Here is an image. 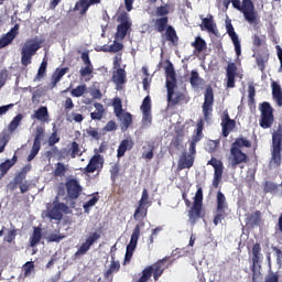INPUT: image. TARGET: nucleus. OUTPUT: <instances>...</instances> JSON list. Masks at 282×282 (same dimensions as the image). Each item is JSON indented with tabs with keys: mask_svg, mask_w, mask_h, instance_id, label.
<instances>
[{
	"mask_svg": "<svg viewBox=\"0 0 282 282\" xmlns=\"http://www.w3.org/2000/svg\"><path fill=\"white\" fill-rule=\"evenodd\" d=\"M69 206L65 203L58 202V196L54 198L52 207L47 208L48 219H53L55 221H61L63 219V215H69Z\"/></svg>",
	"mask_w": 282,
	"mask_h": 282,
	"instance_id": "9d476101",
	"label": "nucleus"
},
{
	"mask_svg": "<svg viewBox=\"0 0 282 282\" xmlns=\"http://www.w3.org/2000/svg\"><path fill=\"white\" fill-rule=\"evenodd\" d=\"M65 186L68 199H78L80 197V193H83V186H80L78 180L69 178Z\"/></svg>",
	"mask_w": 282,
	"mask_h": 282,
	"instance_id": "4468645a",
	"label": "nucleus"
},
{
	"mask_svg": "<svg viewBox=\"0 0 282 282\" xmlns=\"http://www.w3.org/2000/svg\"><path fill=\"white\" fill-rule=\"evenodd\" d=\"M141 111L142 113H149L151 111V97L147 96L141 105Z\"/></svg>",
	"mask_w": 282,
	"mask_h": 282,
	"instance_id": "4d7b16f0",
	"label": "nucleus"
},
{
	"mask_svg": "<svg viewBox=\"0 0 282 282\" xmlns=\"http://www.w3.org/2000/svg\"><path fill=\"white\" fill-rule=\"evenodd\" d=\"M62 239H65V236L62 234H50L47 236V241L59 243Z\"/></svg>",
	"mask_w": 282,
	"mask_h": 282,
	"instance_id": "e2e57ef3",
	"label": "nucleus"
},
{
	"mask_svg": "<svg viewBox=\"0 0 282 282\" xmlns=\"http://www.w3.org/2000/svg\"><path fill=\"white\" fill-rule=\"evenodd\" d=\"M41 239H43V229L41 227H34L33 234L30 237V247L34 248L37 243H41Z\"/></svg>",
	"mask_w": 282,
	"mask_h": 282,
	"instance_id": "c85d7f7f",
	"label": "nucleus"
},
{
	"mask_svg": "<svg viewBox=\"0 0 282 282\" xmlns=\"http://www.w3.org/2000/svg\"><path fill=\"white\" fill-rule=\"evenodd\" d=\"M204 210V189L202 186L197 185V191L194 196V202L192 207L188 210V221L191 226H195L197 224V220L200 217H204L202 214Z\"/></svg>",
	"mask_w": 282,
	"mask_h": 282,
	"instance_id": "39448f33",
	"label": "nucleus"
},
{
	"mask_svg": "<svg viewBox=\"0 0 282 282\" xmlns=\"http://www.w3.org/2000/svg\"><path fill=\"white\" fill-rule=\"evenodd\" d=\"M70 151V158L75 159V158H80V155H83V152L80 151V144H78V142L73 141L69 148Z\"/></svg>",
	"mask_w": 282,
	"mask_h": 282,
	"instance_id": "a18cd8bd",
	"label": "nucleus"
},
{
	"mask_svg": "<svg viewBox=\"0 0 282 282\" xmlns=\"http://www.w3.org/2000/svg\"><path fill=\"white\" fill-rule=\"evenodd\" d=\"M251 149L252 142L250 140L246 139V137H239L235 140V142L231 144L230 149H234L236 151H241V149Z\"/></svg>",
	"mask_w": 282,
	"mask_h": 282,
	"instance_id": "b1692460",
	"label": "nucleus"
},
{
	"mask_svg": "<svg viewBox=\"0 0 282 282\" xmlns=\"http://www.w3.org/2000/svg\"><path fill=\"white\" fill-rule=\"evenodd\" d=\"M39 151H41V144L33 143L30 154L28 155V162H32L36 155H39Z\"/></svg>",
	"mask_w": 282,
	"mask_h": 282,
	"instance_id": "5fc2aeb1",
	"label": "nucleus"
},
{
	"mask_svg": "<svg viewBox=\"0 0 282 282\" xmlns=\"http://www.w3.org/2000/svg\"><path fill=\"white\" fill-rule=\"evenodd\" d=\"M133 144L135 143L131 138L122 140L117 150V158H124L127 151H131V149H133Z\"/></svg>",
	"mask_w": 282,
	"mask_h": 282,
	"instance_id": "412c9836",
	"label": "nucleus"
},
{
	"mask_svg": "<svg viewBox=\"0 0 282 282\" xmlns=\"http://www.w3.org/2000/svg\"><path fill=\"white\" fill-rule=\"evenodd\" d=\"M248 105L250 107H254L257 101L254 100V96H257V90L254 89V85L249 84L248 86Z\"/></svg>",
	"mask_w": 282,
	"mask_h": 282,
	"instance_id": "49530a36",
	"label": "nucleus"
},
{
	"mask_svg": "<svg viewBox=\"0 0 282 282\" xmlns=\"http://www.w3.org/2000/svg\"><path fill=\"white\" fill-rule=\"evenodd\" d=\"M112 107L117 117L122 116V99L120 97L113 99Z\"/></svg>",
	"mask_w": 282,
	"mask_h": 282,
	"instance_id": "3c124183",
	"label": "nucleus"
},
{
	"mask_svg": "<svg viewBox=\"0 0 282 282\" xmlns=\"http://www.w3.org/2000/svg\"><path fill=\"white\" fill-rule=\"evenodd\" d=\"M248 162H250V158H248L246 152L230 148L229 166L231 169H237V166L243 169L241 164H248Z\"/></svg>",
	"mask_w": 282,
	"mask_h": 282,
	"instance_id": "ddd939ff",
	"label": "nucleus"
},
{
	"mask_svg": "<svg viewBox=\"0 0 282 282\" xmlns=\"http://www.w3.org/2000/svg\"><path fill=\"white\" fill-rule=\"evenodd\" d=\"M21 120H23V115L19 113L17 115L12 121L8 126V130L10 133H14L17 129H19V124H21Z\"/></svg>",
	"mask_w": 282,
	"mask_h": 282,
	"instance_id": "79ce46f5",
	"label": "nucleus"
},
{
	"mask_svg": "<svg viewBox=\"0 0 282 282\" xmlns=\"http://www.w3.org/2000/svg\"><path fill=\"white\" fill-rule=\"evenodd\" d=\"M207 164L214 167L215 173L224 171V162H221L220 160H217L216 158H212L207 162Z\"/></svg>",
	"mask_w": 282,
	"mask_h": 282,
	"instance_id": "de8ad7c7",
	"label": "nucleus"
},
{
	"mask_svg": "<svg viewBox=\"0 0 282 282\" xmlns=\"http://www.w3.org/2000/svg\"><path fill=\"white\" fill-rule=\"evenodd\" d=\"M122 50H124V45L118 42V40H115L113 44H111L109 47L101 48V52H112L116 54L118 52H122Z\"/></svg>",
	"mask_w": 282,
	"mask_h": 282,
	"instance_id": "a19ab883",
	"label": "nucleus"
},
{
	"mask_svg": "<svg viewBox=\"0 0 282 282\" xmlns=\"http://www.w3.org/2000/svg\"><path fill=\"white\" fill-rule=\"evenodd\" d=\"M115 272H120V262L112 258L109 269L104 273L105 279H111Z\"/></svg>",
	"mask_w": 282,
	"mask_h": 282,
	"instance_id": "473e14b6",
	"label": "nucleus"
},
{
	"mask_svg": "<svg viewBox=\"0 0 282 282\" xmlns=\"http://www.w3.org/2000/svg\"><path fill=\"white\" fill-rule=\"evenodd\" d=\"M164 263H166L165 258L158 260L151 265L145 267L141 271V273H139L140 278L137 282H149L151 276H153L154 281H160V276H162L164 274V270H166Z\"/></svg>",
	"mask_w": 282,
	"mask_h": 282,
	"instance_id": "20e7f679",
	"label": "nucleus"
},
{
	"mask_svg": "<svg viewBox=\"0 0 282 282\" xmlns=\"http://www.w3.org/2000/svg\"><path fill=\"white\" fill-rule=\"evenodd\" d=\"M271 87H272V96L276 100L278 107H282L281 85H279V83H276V82H272Z\"/></svg>",
	"mask_w": 282,
	"mask_h": 282,
	"instance_id": "7c9ffc66",
	"label": "nucleus"
},
{
	"mask_svg": "<svg viewBox=\"0 0 282 282\" xmlns=\"http://www.w3.org/2000/svg\"><path fill=\"white\" fill-rule=\"evenodd\" d=\"M184 100H186V95H184V93H176L175 97L173 98L172 96L171 99L167 97L170 107H177V105H180V102H184Z\"/></svg>",
	"mask_w": 282,
	"mask_h": 282,
	"instance_id": "58836bf2",
	"label": "nucleus"
},
{
	"mask_svg": "<svg viewBox=\"0 0 282 282\" xmlns=\"http://www.w3.org/2000/svg\"><path fill=\"white\" fill-rule=\"evenodd\" d=\"M138 239H140V225H137L134 227L130 238V242L127 247L135 250V248H138Z\"/></svg>",
	"mask_w": 282,
	"mask_h": 282,
	"instance_id": "2f4dec72",
	"label": "nucleus"
},
{
	"mask_svg": "<svg viewBox=\"0 0 282 282\" xmlns=\"http://www.w3.org/2000/svg\"><path fill=\"white\" fill-rule=\"evenodd\" d=\"M86 135L91 140H100L101 134L98 132V128L89 127L86 129Z\"/></svg>",
	"mask_w": 282,
	"mask_h": 282,
	"instance_id": "603ef678",
	"label": "nucleus"
},
{
	"mask_svg": "<svg viewBox=\"0 0 282 282\" xmlns=\"http://www.w3.org/2000/svg\"><path fill=\"white\" fill-rule=\"evenodd\" d=\"M261 263H263V253H261V243L256 242L251 249V265L252 281L257 282L261 279Z\"/></svg>",
	"mask_w": 282,
	"mask_h": 282,
	"instance_id": "0eeeda50",
	"label": "nucleus"
},
{
	"mask_svg": "<svg viewBox=\"0 0 282 282\" xmlns=\"http://www.w3.org/2000/svg\"><path fill=\"white\" fill-rule=\"evenodd\" d=\"M264 282H279V273L270 272L265 276Z\"/></svg>",
	"mask_w": 282,
	"mask_h": 282,
	"instance_id": "774afa93",
	"label": "nucleus"
},
{
	"mask_svg": "<svg viewBox=\"0 0 282 282\" xmlns=\"http://www.w3.org/2000/svg\"><path fill=\"white\" fill-rule=\"evenodd\" d=\"M87 94V85H79L76 88L70 90L73 98H80Z\"/></svg>",
	"mask_w": 282,
	"mask_h": 282,
	"instance_id": "c03bdc74",
	"label": "nucleus"
},
{
	"mask_svg": "<svg viewBox=\"0 0 282 282\" xmlns=\"http://www.w3.org/2000/svg\"><path fill=\"white\" fill-rule=\"evenodd\" d=\"M170 9L169 4L165 6H160L156 8V17L162 18V17H169Z\"/></svg>",
	"mask_w": 282,
	"mask_h": 282,
	"instance_id": "052dcab7",
	"label": "nucleus"
},
{
	"mask_svg": "<svg viewBox=\"0 0 282 282\" xmlns=\"http://www.w3.org/2000/svg\"><path fill=\"white\" fill-rule=\"evenodd\" d=\"M153 23L155 32H159V34H163V32H165V40L170 41L172 45H177L180 37L177 36L175 28L169 24V17L156 18L153 20Z\"/></svg>",
	"mask_w": 282,
	"mask_h": 282,
	"instance_id": "7ed1b4c3",
	"label": "nucleus"
},
{
	"mask_svg": "<svg viewBox=\"0 0 282 282\" xmlns=\"http://www.w3.org/2000/svg\"><path fill=\"white\" fill-rule=\"evenodd\" d=\"M175 79L166 80L167 98L171 100L172 96H175Z\"/></svg>",
	"mask_w": 282,
	"mask_h": 282,
	"instance_id": "6e6d98bb",
	"label": "nucleus"
},
{
	"mask_svg": "<svg viewBox=\"0 0 282 282\" xmlns=\"http://www.w3.org/2000/svg\"><path fill=\"white\" fill-rule=\"evenodd\" d=\"M33 118H35L40 122H50V112L47 111V107L42 106L37 110H35Z\"/></svg>",
	"mask_w": 282,
	"mask_h": 282,
	"instance_id": "bb28decb",
	"label": "nucleus"
},
{
	"mask_svg": "<svg viewBox=\"0 0 282 282\" xmlns=\"http://www.w3.org/2000/svg\"><path fill=\"white\" fill-rule=\"evenodd\" d=\"M189 83H191L192 87L200 86L202 85V78L199 77V73H197L196 70H192Z\"/></svg>",
	"mask_w": 282,
	"mask_h": 282,
	"instance_id": "8fccbe9b",
	"label": "nucleus"
},
{
	"mask_svg": "<svg viewBox=\"0 0 282 282\" xmlns=\"http://www.w3.org/2000/svg\"><path fill=\"white\" fill-rule=\"evenodd\" d=\"M17 239V229H11L8 231L7 236L4 237V241H7V243H12V241H14Z\"/></svg>",
	"mask_w": 282,
	"mask_h": 282,
	"instance_id": "338daca9",
	"label": "nucleus"
},
{
	"mask_svg": "<svg viewBox=\"0 0 282 282\" xmlns=\"http://www.w3.org/2000/svg\"><path fill=\"white\" fill-rule=\"evenodd\" d=\"M204 138V119H198L196 123V131L192 135V143L197 144Z\"/></svg>",
	"mask_w": 282,
	"mask_h": 282,
	"instance_id": "5701e85b",
	"label": "nucleus"
},
{
	"mask_svg": "<svg viewBox=\"0 0 282 282\" xmlns=\"http://www.w3.org/2000/svg\"><path fill=\"white\" fill-rule=\"evenodd\" d=\"M216 204V215L213 221L214 225L219 226V224L228 217V214L226 213V210H228V203L226 202V195H224V193H217Z\"/></svg>",
	"mask_w": 282,
	"mask_h": 282,
	"instance_id": "9b49d317",
	"label": "nucleus"
},
{
	"mask_svg": "<svg viewBox=\"0 0 282 282\" xmlns=\"http://www.w3.org/2000/svg\"><path fill=\"white\" fill-rule=\"evenodd\" d=\"M194 164H195V156H193V154H188V152L184 151V152H182V154L178 159L177 170L184 171V169H193Z\"/></svg>",
	"mask_w": 282,
	"mask_h": 282,
	"instance_id": "f3484780",
	"label": "nucleus"
},
{
	"mask_svg": "<svg viewBox=\"0 0 282 282\" xmlns=\"http://www.w3.org/2000/svg\"><path fill=\"white\" fill-rule=\"evenodd\" d=\"M100 164H102V156L100 154H95L84 169V173H96Z\"/></svg>",
	"mask_w": 282,
	"mask_h": 282,
	"instance_id": "aec40b11",
	"label": "nucleus"
},
{
	"mask_svg": "<svg viewBox=\"0 0 282 282\" xmlns=\"http://www.w3.org/2000/svg\"><path fill=\"white\" fill-rule=\"evenodd\" d=\"M89 8H91V2L89 0H79L76 2L74 10H79L80 14H87Z\"/></svg>",
	"mask_w": 282,
	"mask_h": 282,
	"instance_id": "72a5a7b5",
	"label": "nucleus"
},
{
	"mask_svg": "<svg viewBox=\"0 0 282 282\" xmlns=\"http://www.w3.org/2000/svg\"><path fill=\"white\" fill-rule=\"evenodd\" d=\"M220 127L223 129V138H228L230 132L234 131L235 127H237V121H235V119H230L228 110H224L223 112Z\"/></svg>",
	"mask_w": 282,
	"mask_h": 282,
	"instance_id": "dca6fc26",
	"label": "nucleus"
},
{
	"mask_svg": "<svg viewBox=\"0 0 282 282\" xmlns=\"http://www.w3.org/2000/svg\"><path fill=\"white\" fill-rule=\"evenodd\" d=\"M95 111L90 113L91 120H102L105 117V106L100 102H95L94 104Z\"/></svg>",
	"mask_w": 282,
	"mask_h": 282,
	"instance_id": "c756f323",
	"label": "nucleus"
},
{
	"mask_svg": "<svg viewBox=\"0 0 282 282\" xmlns=\"http://www.w3.org/2000/svg\"><path fill=\"white\" fill-rule=\"evenodd\" d=\"M141 206H151V202H149V189L144 188L142 191L141 199L139 200Z\"/></svg>",
	"mask_w": 282,
	"mask_h": 282,
	"instance_id": "13d9d810",
	"label": "nucleus"
},
{
	"mask_svg": "<svg viewBox=\"0 0 282 282\" xmlns=\"http://www.w3.org/2000/svg\"><path fill=\"white\" fill-rule=\"evenodd\" d=\"M202 23L207 32H210V34H217V24L215 23L213 14H208L207 18H203Z\"/></svg>",
	"mask_w": 282,
	"mask_h": 282,
	"instance_id": "393cba45",
	"label": "nucleus"
},
{
	"mask_svg": "<svg viewBox=\"0 0 282 282\" xmlns=\"http://www.w3.org/2000/svg\"><path fill=\"white\" fill-rule=\"evenodd\" d=\"M213 105H215V93H213V87L208 86L205 90L203 102V116L205 122H209L213 117Z\"/></svg>",
	"mask_w": 282,
	"mask_h": 282,
	"instance_id": "f8f14e48",
	"label": "nucleus"
},
{
	"mask_svg": "<svg viewBox=\"0 0 282 282\" xmlns=\"http://www.w3.org/2000/svg\"><path fill=\"white\" fill-rule=\"evenodd\" d=\"M67 72H69V67L57 68L53 73L51 77V89H54V87H56V85L61 83V79L63 78V76H65V74H67Z\"/></svg>",
	"mask_w": 282,
	"mask_h": 282,
	"instance_id": "4be33fe9",
	"label": "nucleus"
},
{
	"mask_svg": "<svg viewBox=\"0 0 282 282\" xmlns=\"http://www.w3.org/2000/svg\"><path fill=\"white\" fill-rule=\"evenodd\" d=\"M46 74H47V57H44L37 69V74L34 80H42V78H45Z\"/></svg>",
	"mask_w": 282,
	"mask_h": 282,
	"instance_id": "f704fd0d",
	"label": "nucleus"
},
{
	"mask_svg": "<svg viewBox=\"0 0 282 282\" xmlns=\"http://www.w3.org/2000/svg\"><path fill=\"white\" fill-rule=\"evenodd\" d=\"M45 138V128L43 127H37L35 129V138H34V144H40L41 145V142H43V139Z\"/></svg>",
	"mask_w": 282,
	"mask_h": 282,
	"instance_id": "09e8293b",
	"label": "nucleus"
},
{
	"mask_svg": "<svg viewBox=\"0 0 282 282\" xmlns=\"http://www.w3.org/2000/svg\"><path fill=\"white\" fill-rule=\"evenodd\" d=\"M117 21L119 24L117 25L115 39L116 41H124L127 34H131V26L133 25V22L129 19V13L124 11L119 14Z\"/></svg>",
	"mask_w": 282,
	"mask_h": 282,
	"instance_id": "1a4fd4ad",
	"label": "nucleus"
},
{
	"mask_svg": "<svg viewBox=\"0 0 282 282\" xmlns=\"http://www.w3.org/2000/svg\"><path fill=\"white\" fill-rule=\"evenodd\" d=\"M58 142H61V138L58 137V132L55 130L48 138V147H54V144H58Z\"/></svg>",
	"mask_w": 282,
	"mask_h": 282,
	"instance_id": "69168bd1",
	"label": "nucleus"
},
{
	"mask_svg": "<svg viewBox=\"0 0 282 282\" xmlns=\"http://www.w3.org/2000/svg\"><path fill=\"white\" fill-rule=\"evenodd\" d=\"M192 47H194L198 54H202V52L207 47L206 41L202 39V36H196L195 41L192 42Z\"/></svg>",
	"mask_w": 282,
	"mask_h": 282,
	"instance_id": "e433bc0d",
	"label": "nucleus"
},
{
	"mask_svg": "<svg viewBox=\"0 0 282 282\" xmlns=\"http://www.w3.org/2000/svg\"><path fill=\"white\" fill-rule=\"evenodd\" d=\"M223 175H224V171L214 172V180H213L214 188H219V182H221Z\"/></svg>",
	"mask_w": 282,
	"mask_h": 282,
	"instance_id": "0e129e2a",
	"label": "nucleus"
},
{
	"mask_svg": "<svg viewBox=\"0 0 282 282\" xmlns=\"http://www.w3.org/2000/svg\"><path fill=\"white\" fill-rule=\"evenodd\" d=\"M41 47H43V40H39V37L26 40L21 48V65H23V67L32 65V57L36 56V52L40 51Z\"/></svg>",
	"mask_w": 282,
	"mask_h": 282,
	"instance_id": "f03ea898",
	"label": "nucleus"
},
{
	"mask_svg": "<svg viewBox=\"0 0 282 282\" xmlns=\"http://www.w3.org/2000/svg\"><path fill=\"white\" fill-rule=\"evenodd\" d=\"M165 74L171 78V80H175V68L173 67V63L169 62L165 67Z\"/></svg>",
	"mask_w": 282,
	"mask_h": 282,
	"instance_id": "680f3d73",
	"label": "nucleus"
},
{
	"mask_svg": "<svg viewBox=\"0 0 282 282\" xmlns=\"http://www.w3.org/2000/svg\"><path fill=\"white\" fill-rule=\"evenodd\" d=\"M260 119L259 124L261 129H272L274 124V108L268 101H263L259 105Z\"/></svg>",
	"mask_w": 282,
	"mask_h": 282,
	"instance_id": "6e6552de",
	"label": "nucleus"
},
{
	"mask_svg": "<svg viewBox=\"0 0 282 282\" xmlns=\"http://www.w3.org/2000/svg\"><path fill=\"white\" fill-rule=\"evenodd\" d=\"M66 173H67V167L65 163L58 162L55 164V170L53 172V175L55 177H65Z\"/></svg>",
	"mask_w": 282,
	"mask_h": 282,
	"instance_id": "37998d69",
	"label": "nucleus"
},
{
	"mask_svg": "<svg viewBox=\"0 0 282 282\" xmlns=\"http://www.w3.org/2000/svg\"><path fill=\"white\" fill-rule=\"evenodd\" d=\"M17 155H13L11 160H6L3 163L0 164V171L3 175L8 173L11 169V166H14L17 164Z\"/></svg>",
	"mask_w": 282,
	"mask_h": 282,
	"instance_id": "4c0bfd02",
	"label": "nucleus"
},
{
	"mask_svg": "<svg viewBox=\"0 0 282 282\" xmlns=\"http://www.w3.org/2000/svg\"><path fill=\"white\" fill-rule=\"evenodd\" d=\"M22 270L24 272V279H28L32 272H34V262L33 261H28L26 263L23 264Z\"/></svg>",
	"mask_w": 282,
	"mask_h": 282,
	"instance_id": "864d4df0",
	"label": "nucleus"
},
{
	"mask_svg": "<svg viewBox=\"0 0 282 282\" xmlns=\"http://www.w3.org/2000/svg\"><path fill=\"white\" fill-rule=\"evenodd\" d=\"M149 213V206L147 205H141L139 203V206L137 207V209L134 210V214H133V218L135 220L138 219H144V217H147V214Z\"/></svg>",
	"mask_w": 282,
	"mask_h": 282,
	"instance_id": "c9c22d12",
	"label": "nucleus"
},
{
	"mask_svg": "<svg viewBox=\"0 0 282 282\" xmlns=\"http://www.w3.org/2000/svg\"><path fill=\"white\" fill-rule=\"evenodd\" d=\"M12 41H14L10 34H6L0 39V50H3V47H8V45H11Z\"/></svg>",
	"mask_w": 282,
	"mask_h": 282,
	"instance_id": "bf43d9fd",
	"label": "nucleus"
},
{
	"mask_svg": "<svg viewBox=\"0 0 282 282\" xmlns=\"http://www.w3.org/2000/svg\"><path fill=\"white\" fill-rule=\"evenodd\" d=\"M281 153H282V124H279L278 129L272 133L271 160H270L271 166H275V167L281 166Z\"/></svg>",
	"mask_w": 282,
	"mask_h": 282,
	"instance_id": "423d86ee",
	"label": "nucleus"
},
{
	"mask_svg": "<svg viewBox=\"0 0 282 282\" xmlns=\"http://www.w3.org/2000/svg\"><path fill=\"white\" fill-rule=\"evenodd\" d=\"M245 224L248 228H254V226L261 225V210L248 214L245 218Z\"/></svg>",
	"mask_w": 282,
	"mask_h": 282,
	"instance_id": "6ab92c4d",
	"label": "nucleus"
},
{
	"mask_svg": "<svg viewBox=\"0 0 282 282\" xmlns=\"http://www.w3.org/2000/svg\"><path fill=\"white\" fill-rule=\"evenodd\" d=\"M227 34L230 36L235 52L237 56H241V42H239V36L237 35V32H235V26H232V23H227L226 25Z\"/></svg>",
	"mask_w": 282,
	"mask_h": 282,
	"instance_id": "a211bd4d",
	"label": "nucleus"
},
{
	"mask_svg": "<svg viewBox=\"0 0 282 282\" xmlns=\"http://www.w3.org/2000/svg\"><path fill=\"white\" fill-rule=\"evenodd\" d=\"M231 3L236 10H239L243 14L246 21L250 25L259 24V12L254 8V2L252 0H231Z\"/></svg>",
	"mask_w": 282,
	"mask_h": 282,
	"instance_id": "f257e3e1",
	"label": "nucleus"
},
{
	"mask_svg": "<svg viewBox=\"0 0 282 282\" xmlns=\"http://www.w3.org/2000/svg\"><path fill=\"white\" fill-rule=\"evenodd\" d=\"M112 82L117 84V87L127 83V72L124 68H118L112 75Z\"/></svg>",
	"mask_w": 282,
	"mask_h": 282,
	"instance_id": "a878e982",
	"label": "nucleus"
},
{
	"mask_svg": "<svg viewBox=\"0 0 282 282\" xmlns=\"http://www.w3.org/2000/svg\"><path fill=\"white\" fill-rule=\"evenodd\" d=\"M30 169L23 167L13 178V183L15 186H19V184H23L25 182V177H28V172Z\"/></svg>",
	"mask_w": 282,
	"mask_h": 282,
	"instance_id": "ea45409f",
	"label": "nucleus"
},
{
	"mask_svg": "<svg viewBox=\"0 0 282 282\" xmlns=\"http://www.w3.org/2000/svg\"><path fill=\"white\" fill-rule=\"evenodd\" d=\"M262 191L264 193V195H276V193H279V184L272 182V181H265L262 184Z\"/></svg>",
	"mask_w": 282,
	"mask_h": 282,
	"instance_id": "cd10ccee",
	"label": "nucleus"
},
{
	"mask_svg": "<svg viewBox=\"0 0 282 282\" xmlns=\"http://www.w3.org/2000/svg\"><path fill=\"white\" fill-rule=\"evenodd\" d=\"M98 239H100V232H90L85 242H83L78 250L75 252V257L87 254V252H89L90 248L96 243V241H98Z\"/></svg>",
	"mask_w": 282,
	"mask_h": 282,
	"instance_id": "2eb2a0df",
	"label": "nucleus"
}]
</instances>
